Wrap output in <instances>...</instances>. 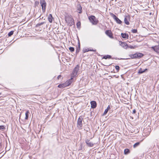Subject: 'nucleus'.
Returning a JSON list of instances; mask_svg holds the SVG:
<instances>
[{"label":"nucleus","mask_w":159,"mask_h":159,"mask_svg":"<svg viewBox=\"0 0 159 159\" xmlns=\"http://www.w3.org/2000/svg\"><path fill=\"white\" fill-rule=\"evenodd\" d=\"M89 19L93 25H96L98 22V20L94 16L91 15L89 16Z\"/></svg>","instance_id":"nucleus-1"},{"label":"nucleus","mask_w":159,"mask_h":159,"mask_svg":"<svg viewBox=\"0 0 159 159\" xmlns=\"http://www.w3.org/2000/svg\"><path fill=\"white\" fill-rule=\"evenodd\" d=\"M83 119V118L82 116H80L77 120V127L80 129H81L83 126L82 122Z\"/></svg>","instance_id":"nucleus-2"},{"label":"nucleus","mask_w":159,"mask_h":159,"mask_svg":"<svg viewBox=\"0 0 159 159\" xmlns=\"http://www.w3.org/2000/svg\"><path fill=\"white\" fill-rule=\"evenodd\" d=\"M79 66L78 65H77L73 70L71 74V76L74 77L76 76L77 74L78 71L79 70Z\"/></svg>","instance_id":"nucleus-3"},{"label":"nucleus","mask_w":159,"mask_h":159,"mask_svg":"<svg viewBox=\"0 0 159 159\" xmlns=\"http://www.w3.org/2000/svg\"><path fill=\"white\" fill-rule=\"evenodd\" d=\"M40 3L42 7L43 12H44L45 11L46 3L45 0H40Z\"/></svg>","instance_id":"nucleus-4"},{"label":"nucleus","mask_w":159,"mask_h":159,"mask_svg":"<svg viewBox=\"0 0 159 159\" xmlns=\"http://www.w3.org/2000/svg\"><path fill=\"white\" fill-rule=\"evenodd\" d=\"M110 15L114 19L116 22L118 24H120L122 23L121 21L114 14L111 13Z\"/></svg>","instance_id":"nucleus-5"},{"label":"nucleus","mask_w":159,"mask_h":159,"mask_svg":"<svg viewBox=\"0 0 159 159\" xmlns=\"http://www.w3.org/2000/svg\"><path fill=\"white\" fill-rule=\"evenodd\" d=\"M65 20L70 26H71L75 24L73 19L71 18H65Z\"/></svg>","instance_id":"nucleus-6"},{"label":"nucleus","mask_w":159,"mask_h":159,"mask_svg":"<svg viewBox=\"0 0 159 159\" xmlns=\"http://www.w3.org/2000/svg\"><path fill=\"white\" fill-rule=\"evenodd\" d=\"M130 19V17L129 16H125L124 19V22L126 25L129 24V21Z\"/></svg>","instance_id":"nucleus-7"},{"label":"nucleus","mask_w":159,"mask_h":159,"mask_svg":"<svg viewBox=\"0 0 159 159\" xmlns=\"http://www.w3.org/2000/svg\"><path fill=\"white\" fill-rule=\"evenodd\" d=\"M105 34L107 35L110 38L113 39L114 37L113 36V34L111 30H107L105 31Z\"/></svg>","instance_id":"nucleus-8"},{"label":"nucleus","mask_w":159,"mask_h":159,"mask_svg":"<svg viewBox=\"0 0 159 159\" xmlns=\"http://www.w3.org/2000/svg\"><path fill=\"white\" fill-rule=\"evenodd\" d=\"M151 48L157 53L159 52V45L152 46Z\"/></svg>","instance_id":"nucleus-9"},{"label":"nucleus","mask_w":159,"mask_h":159,"mask_svg":"<svg viewBox=\"0 0 159 159\" xmlns=\"http://www.w3.org/2000/svg\"><path fill=\"white\" fill-rule=\"evenodd\" d=\"M90 104L91 105V107L92 108H95L97 107V103L96 102L94 101H93L90 102Z\"/></svg>","instance_id":"nucleus-10"},{"label":"nucleus","mask_w":159,"mask_h":159,"mask_svg":"<svg viewBox=\"0 0 159 159\" xmlns=\"http://www.w3.org/2000/svg\"><path fill=\"white\" fill-rule=\"evenodd\" d=\"M85 142L88 146L90 147H92L93 146L94 144L90 142L89 140L88 139L86 140Z\"/></svg>","instance_id":"nucleus-11"},{"label":"nucleus","mask_w":159,"mask_h":159,"mask_svg":"<svg viewBox=\"0 0 159 159\" xmlns=\"http://www.w3.org/2000/svg\"><path fill=\"white\" fill-rule=\"evenodd\" d=\"M144 55L140 52L136 53V58H140L143 56Z\"/></svg>","instance_id":"nucleus-12"},{"label":"nucleus","mask_w":159,"mask_h":159,"mask_svg":"<svg viewBox=\"0 0 159 159\" xmlns=\"http://www.w3.org/2000/svg\"><path fill=\"white\" fill-rule=\"evenodd\" d=\"M78 12L79 13H81L82 12V8L80 4L78 5L77 6Z\"/></svg>","instance_id":"nucleus-13"},{"label":"nucleus","mask_w":159,"mask_h":159,"mask_svg":"<svg viewBox=\"0 0 159 159\" xmlns=\"http://www.w3.org/2000/svg\"><path fill=\"white\" fill-rule=\"evenodd\" d=\"M66 84V83L61 84L58 85V87L60 88H63L67 87Z\"/></svg>","instance_id":"nucleus-14"},{"label":"nucleus","mask_w":159,"mask_h":159,"mask_svg":"<svg viewBox=\"0 0 159 159\" xmlns=\"http://www.w3.org/2000/svg\"><path fill=\"white\" fill-rule=\"evenodd\" d=\"M148 70L147 69H145L143 70L141 68H140L138 72V73L139 74H141L144 72H145L146 71H147Z\"/></svg>","instance_id":"nucleus-15"},{"label":"nucleus","mask_w":159,"mask_h":159,"mask_svg":"<svg viewBox=\"0 0 159 159\" xmlns=\"http://www.w3.org/2000/svg\"><path fill=\"white\" fill-rule=\"evenodd\" d=\"M121 37L124 39H128L129 37V36L127 34H126V33H121Z\"/></svg>","instance_id":"nucleus-16"},{"label":"nucleus","mask_w":159,"mask_h":159,"mask_svg":"<svg viewBox=\"0 0 159 159\" xmlns=\"http://www.w3.org/2000/svg\"><path fill=\"white\" fill-rule=\"evenodd\" d=\"M73 79V78H71L70 79L68 80L65 83L66 84L67 87L69 86L72 83V80Z\"/></svg>","instance_id":"nucleus-17"},{"label":"nucleus","mask_w":159,"mask_h":159,"mask_svg":"<svg viewBox=\"0 0 159 159\" xmlns=\"http://www.w3.org/2000/svg\"><path fill=\"white\" fill-rule=\"evenodd\" d=\"M52 18L53 17L52 14H49L48 18V20L50 23H52Z\"/></svg>","instance_id":"nucleus-18"},{"label":"nucleus","mask_w":159,"mask_h":159,"mask_svg":"<svg viewBox=\"0 0 159 159\" xmlns=\"http://www.w3.org/2000/svg\"><path fill=\"white\" fill-rule=\"evenodd\" d=\"M119 42L120 45L123 47L125 46H128V45L125 42H123L121 41H120Z\"/></svg>","instance_id":"nucleus-19"},{"label":"nucleus","mask_w":159,"mask_h":159,"mask_svg":"<svg viewBox=\"0 0 159 159\" xmlns=\"http://www.w3.org/2000/svg\"><path fill=\"white\" fill-rule=\"evenodd\" d=\"M130 153V150L128 148H126L124 150V154L125 155H127Z\"/></svg>","instance_id":"nucleus-20"},{"label":"nucleus","mask_w":159,"mask_h":159,"mask_svg":"<svg viewBox=\"0 0 159 159\" xmlns=\"http://www.w3.org/2000/svg\"><path fill=\"white\" fill-rule=\"evenodd\" d=\"M111 58V55H106L104 56L102 59H110Z\"/></svg>","instance_id":"nucleus-21"},{"label":"nucleus","mask_w":159,"mask_h":159,"mask_svg":"<svg viewBox=\"0 0 159 159\" xmlns=\"http://www.w3.org/2000/svg\"><path fill=\"white\" fill-rule=\"evenodd\" d=\"M129 56L132 59L136 58V53L133 54H129Z\"/></svg>","instance_id":"nucleus-22"},{"label":"nucleus","mask_w":159,"mask_h":159,"mask_svg":"<svg viewBox=\"0 0 159 159\" xmlns=\"http://www.w3.org/2000/svg\"><path fill=\"white\" fill-rule=\"evenodd\" d=\"M29 111H26L25 113V120H27L28 119L29 117Z\"/></svg>","instance_id":"nucleus-23"},{"label":"nucleus","mask_w":159,"mask_h":159,"mask_svg":"<svg viewBox=\"0 0 159 159\" xmlns=\"http://www.w3.org/2000/svg\"><path fill=\"white\" fill-rule=\"evenodd\" d=\"M45 23H46V22H42L40 23H39L36 25V27H38L39 26H40Z\"/></svg>","instance_id":"nucleus-24"},{"label":"nucleus","mask_w":159,"mask_h":159,"mask_svg":"<svg viewBox=\"0 0 159 159\" xmlns=\"http://www.w3.org/2000/svg\"><path fill=\"white\" fill-rule=\"evenodd\" d=\"M140 142H137V143H134L133 145V147L134 148H135L137 146H138L140 144Z\"/></svg>","instance_id":"nucleus-25"},{"label":"nucleus","mask_w":159,"mask_h":159,"mask_svg":"<svg viewBox=\"0 0 159 159\" xmlns=\"http://www.w3.org/2000/svg\"><path fill=\"white\" fill-rule=\"evenodd\" d=\"M82 51L84 53L88 52L89 51V48H84L83 49Z\"/></svg>","instance_id":"nucleus-26"},{"label":"nucleus","mask_w":159,"mask_h":159,"mask_svg":"<svg viewBox=\"0 0 159 159\" xmlns=\"http://www.w3.org/2000/svg\"><path fill=\"white\" fill-rule=\"evenodd\" d=\"M80 47L78 46L76 49V54H78L80 52Z\"/></svg>","instance_id":"nucleus-27"},{"label":"nucleus","mask_w":159,"mask_h":159,"mask_svg":"<svg viewBox=\"0 0 159 159\" xmlns=\"http://www.w3.org/2000/svg\"><path fill=\"white\" fill-rule=\"evenodd\" d=\"M14 33V31H11L8 34V36L10 37L11 35H12Z\"/></svg>","instance_id":"nucleus-28"},{"label":"nucleus","mask_w":159,"mask_h":159,"mask_svg":"<svg viewBox=\"0 0 159 159\" xmlns=\"http://www.w3.org/2000/svg\"><path fill=\"white\" fill-rule=\"evenodd\" d=\"M69 50L71 52H72L74 51L75 49L73 47H70L69 48Z\"/></svg>","instance_id":"nucleus-29"},{"label":"nucleus","mask_w":159,"mask_h":159,"mask_svg":"<svg viewBox=\"0 0 159 159\" xmlns=\"http://www.w3.org/2000/svg\"><path fill=\"white\" fill-rule=\"evenodd\" d=\"M5 129V128L4 127V125H0V130H4Z\"/></svg>","instance_id":"nucleus-30"},{"label":"nucleus","mask_w":159,"mask_h":159,"mask_svg":"<svg viewBox=\"0 0 159 159\" xmlns=\"http://www.w3.org/2000/svg\"><path fill=\"white\" fill-rule=\"evenodd\" d=\"M108 110L107 109H106L103 114V116L105 115L108 112Z\"/></svg>","instance_id":"nucleus-31"},{"label":"nucleus","mask_w":159,"mask_h":159,"mask_svg":"<svg viewBox=\"0 0 159 159\" xmlns=\"http://www.w3.org/2000/svg\"><path fill=\"white\" fill-rule=\"evenodd\" d=\"M115 69L117 70V72H118L120 70V67L118 66H115Z\"/></svg>","instance_id":"nucleus-32"},{"label":"nucleus","mask_w":159,"mask_h":159,"mask_svg":"<svg viewBox=\"0 0 159 159\" xmlns=\"http://www.w3.org/2000/svg\"><path fill=\"white\" fill-rule=\"evenodd\" d=\"M132 32L133 33H136L137 32V29H133L131 30Z\"/></svg>","instance_id":"nucleus-33"},{"label":"nucleus","mask_w":159,"mask_h":159,"mask_svg":"<svg viewBox=\"0 0 159 159\" xmlns=\"http://www.w3.org/2000/svg\"><path fill=\"white\" fill-rule=\"evenodd\" d=\"M80 22H78L76 24V25L77 27L78 28L80 26Z\"/></svg>","instance_id":"nucleus-34"},{"label":"nucleus","mask_w":159,"mask_h":159,"mask_svg":"<svg viewBox=\"0 0 159 159\" xmlns=\"http://www.w3.org/2000/svg\"><path fill=\"white\" fill-rule=\"evenodd\" d=\"M96 49H89V51H92L93 52H95L96 51Z\"/></svg>","instance_id":"nucleus-35"},{"label":"nucleus","mask_w":159,"mask_h":159,"mask_svg":"<svg viewBox=\"0 0 159 159\" xmlns=\"http://www.w3.org/2000/svg\"><path fill=\"white\" fill-rule=\"evenodd\" d=\"M35 5L38 6V5L39 4V2L37 1H35Z\"/></svg>","instance_id":"nucleus-36"},{"label":"nucleus","mask_w":159,"mask_h":159,"mask_svg":"<svg viewBox=\"0 0 159 159\" xmlns=\"http://www.w3.org/2000/svg\"><path fill=\"white\" fill-rule=\"evenodd\" d=\"M127 47H128L129 48H130L131 49H132V48H134V47H133L132 46H131V45H129V46H128H128H126Z\"/></svg>","instance_id":"nucleus-37"},{"label":"nucleus","mask_w":159,"mask_h":159,"mask_svg":"<svg viewBox=\"0 0 159 159\" xmlns=\"http://www.w3.org/2000/svg\"><path fill=\"white\" fill-rule=\"evenodd\" d=\"M136 112V110L135 109H134L132 113L133 114H135Z\"/></svg>","instance_id":"nucleus-38"},{"label":"nucleus","mask_w":159,"mask_h":159,"mask_svg":"<svg viewBox=\"0 0 159 159\" xmlns=\"http://www.w3.org/2000/svg\"><path fill=\"white\" fill-rule=\"evenodd\" d=\"M61 76H61V75H59L57 77V79H58V80L60 79L61 78Z\"/></svg>","instance_id":"nucleus-39"},{"label":"nucleus","mask_w":159,"mask_h":159,"mask_svg":"<svg viewBox=\"0 0 159 159\" xmlns=\"http://www.w3.org/2000/svg\"><path fill=\"white\" fill-rule=\"evenodd\" d=\"M106 109H107L108 110L110 109V105H108V106L107 107Z\"/></svg>","instance_id":"nucleus-40"},{"label":"nucleus","mask_w":159,"mask_h":159,"mask_svg":"<svg viewBox=\"0 0 159 159\" xmlns=\"http://www.w3.org/2000/svg\"><path fill=\"white\" fill-rule=\"evenodd\" d=\"M78 46L80 47V43L79 40H78Z\"/></svg>","instance_id":"nucleus-41"},{"label":"nucleus","mask_w":159,"mask_h":159,"mask_svg":"<svg viewBox=\"0 0 159 159\" xmlns=\"http://www.w3.org/2000/svg\"><path fill=\"white\" fill-rule=\"evenodd\" d=\"M114 59H116V60L120 59H119L118 58H117V57H116V58H114Z\"/></svg>","instance_id":"nucleus-42"},{"label":"nucleus","mask_w":159,"mask_h":159,"mask_svg":"<svg viewBox=\"0 0 159 159\" xmlns=\"http://www.w3.org/2000/svg\"><path fill=\"white\" fill-rule=\"evenodd\" d=\"M111 65V64H109V65H104L105 66H109Z\"/></svg>","instance_id":"nucleus-43"},{"label":"nucleus","mask_w":159,"mask_h":159,"mask_svg":"<svg viewBox=\"0 0 159 159\" xmlns=\"http://www.w3.org/2000/svg\"><path fill=\"white\" fill-rule=\"evenodd\" d=\"M157 43L159 44V41H158Z\"/></svg>","instance_id":"nucleus-44"},{"label":"nucleus","mask_w":159,"mask_h":159,"mask_svg":"<svg viewBox=\"0 0 159 159\" xmlns=\"http://www.w3.org/2000/svg\"><path fill=\"white\" fill-rule=\"evenodd\" d=\"M1 93H0V95H1Z\"/></svg>","instance_id":"nucleus-45"}]
</instances>
